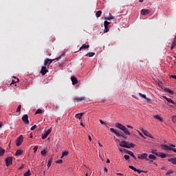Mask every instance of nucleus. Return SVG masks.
Listing matches in <instances>:
<instances>
[{"label":"nucleus","instance_id":"obj_1","mask_svg":"<svg viewBox=\"0 0 176 176\" xmlns=\"http://www.w3.org/2000/svg\"><path fill=\"white\" fill-rule=\"evenodd\" d=\"M119 145L122 148H127L128 149H131V148H134V146H135V144L134 143H130V142L127 141H122L120 142Z\"/></svg>","mask_w":176,"mask_h":176},{"label":"nucleus","instance_id":"obj_2","mask_svg":"<svg viewBox=\"0 0 176 176\" xmlns=\"http://www.w3.org/2000/svg\"><path fill=\"white\" fill-rule=\"evenodd\" d=\"M161 148L162 149H163V151H172L173 152H175V153H176V148H175V145L174 144H161Z\"/></svg>","mask_w":176,"mask_h":176},{"label":"nucleus","instance_id":"obj_3","mask_svg":"<svg viewBox=\"0 0 176 176\" xmlns=\"http://www.w3.org/2000/svg\"><path fill=\"white\" fill-rule=\"evenodd\" d=\"M110 131H111V133H114V134H116L117 137H122V138H126V136H124V134L123 133V132L119 130H117L113 128H111Z\"/></svg>","mask_w":176,"mask_h":176},{"label":"nucleus","instance_id":"obj_4","mask_svg":"<svg viewBox=\"0 0 176 176\" xmlns=\"http://www.w3.org/2000/svg\"><path fill=\"white\" fill-rule=\"evenodd\" d=\"M138 159H140V160H146V162H149L150 160L148 158V153H142V154H138Z\"/></svg>","mask_w":176,"mask_h":176},{"label":"nucleus","instance_id":"obj_5","mask_svg":"<svg viewBox=\"0 0 176 176\" xmlns=\"http://www.w3.org/2000/svg\"><path fill=\"white\" fill-rule=\"evenodd\" d=\"M23 140H24V138L23 137V135H21L16 140V146H20V145L23 144Z\"/></svg>","mask_w":176,"mask_h":176},{"label":"nucleus","instance_id":"obj_6","mask_svg":"<svg viewBox=\"0 0 176 176\" xmlns=\"http://www.w3.org/2000/svg\"><path fill=\"white\" fill-rule=\"evenodd\" d=\"M50 133H52V129H50L47 131H45V133L42 134V140H46V138H47V135H49Z\"/></svg>","mask_w":176,"mask_h":176},{"label":"nucleus","instance_id":"obj_7","mask_svg":"<svg viewBox=\"0 0 176 176\" xmlns=\"http://www.w3.org/2000/svg\"><path fill=\"white\" fill-rule=\"evenodd\" d=\"M13 162V157H8L6 159V163L7 167H9V166H12Z\"/></svg>","mask_w":176,"mask_h":176},{"label":"nucleus","instance_id":"obj_8","mask_svg":"<svg viewBox=\"0 0 176 176\" xmlns=\"http://www.w3.org/2000/svg\"><path fill=\"white\" fill-rule=\"evenodd\" d=\"M140 130L142 133H143L144 135H146V137H149V138H153L152 134H151V133H149L148 131L144 130V128H142Z\"/></svg>","mask_w":176,"mask_h":176},{"label":"nucleus","instance_id":"obj_9","mask_svg":"<svg viewBox=\"0 0 176 176\" xmlns=\"http://www.w3.org/2000/svg\"><path fill=\"white\" fill-rule=\"evenodd\" d=\"M22 120L25 124H30V120H28V115L25 114L22 117Z\"/></svg>","mask_w":176,"mask_h":176},{"label":"nucleus","instance_id":"obj_10","mask_svg":"<svg viewBox=\"0 0 176 176\" xmlns=\"http://www.w3.org/2000/svg\"><path fill=\"white\" fill-rule=\"evenodd\" d=\"M47 72H49V70H47V69L46 68V66H43L41 67V74L43 76V75H46Z\"/></svg>","mask_w":176,"mask_h":176},{"label":"nucleus","instance_id":"obj_11","mask_svg":"<svg viewBox=\"0 0 176 176\" xmlns=\"http://www.w3.org/2000/svg\"><path fill=\"white\" fill-rule=\"evenodd\" d=\"M124 151L125 153H127L128 155H130V156L133 157V159H135V160H137V157H135V155H134L133 151H127L126 149H124Z\"/></svg>","mask_w":176,"mask_h":176},{"label":"nucleus","instance_id":"obj_12","mask_svg":"<svg viewBox=\"0 0 176 176\" xmlns=\"http://www.w3.org/2000/svg\"><path fill=\"white\" fill-rule=\"evenodd\" d=\"M82 101H85V97L84 96L76 98L74 99V102H82Z\"/></svg>","mask_w":176,"mask_h":176},{"label":"nucleus","instance_id":"obj_13","mask_svg":"<svg viewBox=\"0 0 176 176\" xmlns=\"http://www.w3.org/2000/svg\"><path fill=\"white\" fill-rule=\"evenodd\" d=\"M149 13H151V10H149L143 9L141 10V14H142L143 16H146L149 14Z\"/></svg>","mask_w":176,"mask_h":176},{"label":"nucleus","instance_id":"obj_14","mask_svg":"<svg viewBox=\"0 0 176 176\" xmlns=\"http://www.w3.org/2000/svg\"><path fill=\"white\" fill-rule=\"evenodd\" d=\"M24 153V150L18 149L15 153V156H20Z\"/></svg>","mask_w":176,"mask_h":176},{"label":"nucleus","instance_id":"obj_15","mask_svg":"<svg viewBox=\"0 0 176 176\" xmlns=\"http://www.w3.org/2000/svg\"><path fill=\"white\" fill-rule=\"evenodd\" d=\"M71 80L72 82V85H77L78 83V78H76V77L75 76H72L71 77Z\"/></svg>","mask_w":176,"mask_h":176},{"label":"nucleus","instance_id":"obj_16","mask_svg":"<svg viewBox=\"0 0 176 176\" xmlns=\"http://www.w3.org/2000/svg\"><path fill=\"white\" fill-rule=\"evenodd\" d=\"M122 131H123L124 134H126V135H131L130 131H129V129L126 126H124V129H122Z\"/></svg>","mask_w":176,"mask_h":176},{"label":"nucleus","instance_id":"obj_17","mask_svg":"<svg viewBox=\"0 0 176 176\" xmlns=\"http://www.w3.org/2000/svg\"><path fill=\"white\" fill-rule=\"evenodd\" d=\"M154 119H156L157 120H159V122H163V118L160 117L159 114H156L153 116Z\"/></svg>","mask_w":176,"mask_h":176},{"label":"nucleus","instance_id":"obj_18","mask_svg":"<svg viewBox=\"0 0 176 176\" xmlns=\"http://www.w3.org/2000/svg\"><path fill=\"white\" fill-rule=\"evenodd\" d=\"M158 156L160 157H162V159H165V157H167V156H168V154H166L164 153H159Z\"/></svg>","mask_w":176,"mask_h":176},{"label":"nucleus","instance_id":"obj_19","mask_svg":"<svg viewBox=\"0 0 176 176\" xmlns=\"http://www.w3.org/2000/svg\"><path fill=\"white\" fill-rule=\"evenodd\" d=\"M116 127H117V129H120V130H122L124 127V126L119 122L116 124Z\"/></svg>","mask_w":176,"mask_h":176},{"label":"nucleus","instance_id":"obj_20","mask_svg":"<svg viewBox=\"0 0 176 176\" xmlns=\"http://www.w3.org/2000/svg\"><path fill=\"white\" fill-rule=\"evenodd\" d=\"M148 159L150 160V162H153V160H156L157 157L155 155L150 154L148 155Z\"/></svg>","mask_w":176,"mask_h":176},{"label":"nucleus","instance_id":"obj_21","mask_svg":"<svg viewBox=\"0 0 176 176\" xmlns=\"http://www.w3.org/2000/svg\"><path fill=\"white\" fill-rule=\"evenodd\" d=\"M165 93H168L169 94H174V91L168 89V88H164Z\"/></svg>","mask_w":176,"mask_h":176},{"label":"nucleus","instance_id":"obj_22","mask_svg":"<svg viewBox=\"0 0 176 176\" xmlns=\"http://www.w3.org/2000/svg\"><path fill=\"white\" fill-rule=\"evenodd\" d=\"M168 162H170V163H172V164L176 165V157L169 158L168 160Z\"/></svg>","mask_w":176,"mask_h":176},{"label":"nucleus","instance_id":"obj_23","mask_svg":"<svg viewBox=\"0 0 176 176\" xmlns=\"http://www.w3.org/2000/svg\"><path fill=\"white\" fill-rule=\"evenodd\" d=\"M83 115H85V113H77V114H76L75 118L80 120V119H82V116H83Z\"/></svg>","mask_w":176,"mask_h":176},{"label":"nucleus","instance_id":"obj_24","mask_svg":"<svg viewBox=\"0 0 176 176\" xmlns=\"http://www.w3.org/2000/svg\"><path fill=\"white\" fill-rule=\"evenodd\" d=\"M86 49H89V45L84 44L82 45V47H80V50H86Z\"/></svg>","mask_w":176,"mask_h":176},{"label":"nucleus","instance_id":"obj_25","mask_svg":"<svg viewBox=\"0 0 176 176\" xmlns=\"http://www.w3.org/2000/svg\"><path fill=\"white\" fill-rule=\"evenodd\" d=\"M101 14H102V11H101V10H98L96 13V17H101Z\"/></svg>","mask_w":176,"mask_h":176},{"label":"nucleus","instance_id":"obj_26","mask_svg":"<svg viewBox=\"0 0 176 176\" xmlns=\"http://www.w3.org/2000/svg\"><path fill=\"white\" fill-rule=\"evenodd\" d=\"M5 154V149L0 146V156H3Z\"/></svg>","mask_w":176,"mask_h":176},{"label":"nucleus","instance_id":"obj_27","mask_svg":"<svg viewBox=\"0 0 176 176\" xmlns=\"http://www.w3.org/2000/svg\"><path fill=\"white\" fill-rule=\"evenodd\" d=\"M63 57H65V52H63L60 56H59L58 58H56V60H60V58H63Z\"/></svg>","mask_w":176,"mask_h":176},{"label":"nucleus","instance_id":"obj_28","mask_svg":"<svg viewBox=\"0 0 176 176\" xmlns=\"http://www.w3.org/2000/svg\"><path fill=\"white\" fill-rule=\"evenodd\" d=\"M105 20H116L115 19V16L110 15L109 16H107L106 18H104Z\"/></svg>","mask_w":176,"mask_h":176},{"label":"nucleus","instance_id":"obj_29","mask_svg":"<svg viewBox=\"0 0 176 176\" xmlns=\"http://www.w3.org/2000/svg\"><path fill=\"white\" fill-rule=\"evenodd\" d=\"M109 24H111L110 22H108V21H104V25L105 30H107V28L108 25H109Z\"/></svg>","mask_w":176,"mask_h":176},{"label":"nucleus","instance_id":"obj_30","mask_svg":"<svg viewBox=\"0 0 176 176\" xmlns=\"http://www.w3.org/2000/svg\"><path fill=\"white\" fill-rule=\"evenodd\" d=\"M139 96L142 98H144L145 100H148L149 99L146 98V95L145 94H142L141 93H139Z\"/></svg>","mask_w":176,"mask_h":176},{"label":"nucleus","instance_id":"obj_31","mask_svg":"<svg viewBox=\"0 0 176 176\" xmlns=\"http://www.w3.org/2000/svg\"><path fill=\"white\" fill-rule=\"evenodd\" d=\"M159 153H157V150H152L151 151V153H153V155H156V156H159Z\"/></svg>","mask_w":176,"mask_h":176},{"label":"nucleus","instance_id":"obj_32","mask_svg":"<svg viewBox=\"0 0 176 176\" xmlns=\"http://www.w3.org/2000/svg\"><path fill=\"white\" fill-rule=\"evenodd\" d=\"M166 101L170 104H173V105H176V103L173 100H172L171 98H168Z\"/></svg>","mask_w":176,"mask_h":176},{"label":"nucleus","instance_id":"obj_33","mask_svg":"<svg viewBox=\"0 0 176 176\" xmlns=\"http://www.w3.org/2000/svg\"><path fill=\"white\" fill-rule=\"evenodd\" d=\"M43 112V111L41 109H38L36 113H35V115H38V113H42Z\"/></svg>","mask_w":176,"mask_h":176},{"label":"nucleus","instance_id":"obj_34","mask_svg":"<svg viewBox=\"0 0 176 176\" xmlns=\"http://www.w3.org/2000/svg\"><path fill=\"white\" fill-rule=\"evenodd\" d=\"M52 158H50V159L48 160V164H47V167H48V168L50 167V166H52Z\"/></svg>","mask_w":176,"mask_h":176},{"label":"nucleus","instance_id":"obj_35","mask_svg":"<svg viewBox=\"0 0 176 176\" xmlns=\"http://www.w3.org/2000/svg\"><path fill=\"white\" fill-rule=\"evenodd\" d=\"M41 154L42 156H46V149H43L41 152Z\"/></svg>","mask_w":176,"mask_h":176},{"label":"nucleus","instance_id":"obj_36","mask_svg":"<svg viewBox=\"0 0 176 176\" xmlns=\"http://www.w3.org/2000/svg\"><path fill=\"white\" fill-rule=\"evenodd\" d=\"M31 175V172L28 170L26 173H24V176H30Z\"/></svg>","mask_w":176,"mask_h":176},{"label":"nucleus","instance_id":"obj_37","mask_svg":"<svg viewBox=\"0 0 176 176\" xmlns=\"http://www.w3.org/2000/svg\"><path fill=\"white\" fill-rule=\"evenodd\" d=\"M68 153H69L68 151L62 152L63 156H67Z\"/></svg>","mask_w":176,"mask_h":176},{"label":"nucleus","instance_id":"obj_38","mask_svg":"<svg viewBox=\"0 0 176 176\" xmlns=\"http://www.w3.org/2000/svg\"><path fill=\"white\" fill-rule=\"evenodd\" d=\"M21 111V104H19L16 109V112H20Z\"/></svg>","mask_w":176,"mask_h":176},{"label":"nucleus","instance_id":"obj_39","mask_svg":"<svg viewBox=\"0 0 176 176\" xmlns=\"http://www.w3.org/2000/svg\"><path fill=\"white\" fill-rule=\"evenodd\" d=\"M47 64H49V58L45 59L44 61V65L46 66Z\"/></svg>","mask_w":176,"mask_h":176},{"label":"nucleus","instance_id":"obj_40","mask_svg":"<svg viewBox=\"0 0 176 176\" xmlns=\"http://www.w3.org/2000/svg\"><path fill=\"white\" fill-rule=\"evenodd\" d=\"M36 129V124H34V126H32L31 128H30V130L32 131H34V130H35Z\"/></svg>","mask_w":176,"mask_h":176},{"label":"nucleus","instance_id":"obj_41","mask_svg":"<svg viewBox=\"0 0 176 176\" xmlns=\"http://www.w3.org/2000/svg\"><path fill=\"white\" fill-rule=\"evenodd\" d=\"M55 60H57L56 58H54V59H49V65H50L52 64V63H53V61H54Z\"/></svg>","mask_w":176,"mask_h":176},{"label":"nucleus","instance_id":"obj_42","mask_svg":"<svg viewBox=\"0 0 176 176\" xmlns=\"http://www.w3.org/2000/svg\"><path fill=\"white\" fill-rule=\"evenodd\" d=\"M96 53L94 52H89V57H93V56H95Z\"/></svg>","mask_w":176,"mask_h":176},{"label":"nucleus","instance_id":"obj_43","mask_svg":"<svg viewBox=\"0 0 176 176\" xmlns=\"http://www.w3.org/2000/svg\"><path fill=\"white\" fill-rule=\"evenodd\" d=\"M173 173H174L173 170H168V172H166V175H170V174H173Z\"/></svg>","mask_w":176,"mask_h":176},{"label":"nucleus","instance_id":"obj_44","mask_svg":"<svg viewBox=\"0 0 176 176\" xmlns=\"http://www.w3.org/2000/svg\"><path fill=\"white\" fill-rule=\"evenodd\" d=\"M124 157L125 160H129V159H130V156L128 155H124Z\"/></svg>","mask_w":176,"mask_h":176},{"label":"nucleus","instance_id":"obj_45","mask_svg":"<svg viewBox=\"0 0 176 176\" xmlns=\"http://www.w3.org/2000/svg\"><path fill=\"white\" fill-rule=\"evenodd\" d=\"M56 163L58 164H61V163H63V160H58Z\"/></svg>","mask_w":176,"mask_h":176},{"label":"nucleus","instance_id":"obj_46","mask_svg":"<svg viewBox=\"0 0 176 176\" xmlns=\"http://www.w3.org/2000/svg\"><path fill=\"white\" fill-rule=\"evenodd\" d=\"M33 151L34 152H36V151H38V146H35L34 148H33Z\"/></svg>","mask_w":176,"mask_h":176},{"label":"nucleus","instance_id":"obj_47","mask_svg":"<svg viewBox=\"0 0 176 176\" xmlns=\"http://www.w3.org/2000/svg\"><path fill=\"white\" fill-rule=\"evenodd\" d=\"M176 41L175 38H174V39H173V43H172V45L176 46V41Z\"/></svg>","mask_w":176,"mask_h":176},{"label":"nucleus","instance_id":"obj_48","mask_svg":"<svg viewBox=\"0 0 176 176\" xmlns=\"http://www.w3.org/2000/svg\"><path fill=\"white\" fill-rule=\"evenodd\" d=\"M136 171H137L139 174H141V173H144V170H140V169H138Z\"/></svg>","mask_w":176,"mask_h":176},{"label":"nucleus","instance_id":"obj_49","mask_svg":"<svg viewBox=\"0 0 176 176\" xmlns=\"http://www.w3.org/2000/svg\"><path fill=\"white\" fill-rule=\"evenodd\" d=\"M139 133V134H140V135L141 136V137H142L143 138H145L144 136V135L142 134V133H141V132H138Z\"/></svg>","mask_w":176,"mask_h":176},{"label":"nucleus","instance_id":"obj_50","mask_svg":"<svg viewBox=\"0 0 176 176\" xmlns=\"http://www.w3.org/2000/svg\"><path fill=\"white\" fill-rule=\"evenodd\" d=\"M23 168H24V164H22V165L18 168V170H21V169H23Z\"/></svg>","mask_w":176,"mask_h":176},{"label":"nucleus","instance_id":"obj_51","mask_svg":"<svg viewBox=\"0 0 176 176\" xmlns=\"http://www.w3.org/2000/svg\"><path fill=\"white\" fill-rule=\"evenodd\" d=\"M129 168H131V170H134V168H135L131 165H129Z\"/></svg>","mask_w":176,"mask_h":176},{"label":"nucleus","instance_id":"obj_52","mask_svg":"<svg viewBox=\"0 0 176 176\" xmlns=\"http://www.w3.org/2000/svg\"><path fill=\"white\" fill-rule=\"evenodd\" d=\"M100 123H101V124H105V122L102 121V120H100Z\"/></svg>","mask_w":176,"mask_h":176},{"label":"nucleus","instance_id":"obj_53","mask_svg":"<svg viewBox=\"0 0 176 176\" xmlns=\"http://www.w3.org/2000/svg\"><path fill=\"white\" fill-rule=\"evenodd\" d=\"M126 127H128V129H133V126L131 125H126Z\"/></svg>","mask_w":176,"mask_h":176},{"label":"nucleus","instance_id":"obj_54","mask_svg":"<svg viewBox=\"0 0 176 176\" xmlns=\"http://www.w3.org/2000/svg\"><path fill=\"white\" fill-rule=\"evenodd\" d=\"M170 78H173V79H176V76L175 75H172V76H170Z\"/></svg>","mask_w":176,"mask_h":176},{"label":"nucleus","instance_id":"obj_55","mask_svg":"<svg viewBox=\"0 0 176 176\" xmlns=\"http://www.w3.org/2000/svg\"><path fill=\"white\" fill-rule=\"evenodd\" d=\"M133 98H135V100H138V98H137V96H135V95H132Z\"/></svg>","mask_w":176,"mask_h":176},{"label":"nucleus","instance_id":"obj_56","mask_svg":"<svg viewBox=\"0 0 176 176\" xmlns=\"http://www.w3.org/2000/svg\"><path fill=\"white\" fill-rule=\"evenodd\" d=\"M104 171L105 173H108V168H104Z\"/></svg>","mask_w":176,"mask_h":176},{"label":"nucleus","instance_id":"obj_57","mask_svg":"<svg viewBox=\"0 0 176 176\" xmlns=\"http://www.w3.org/2000/svg\"><path fill=\"white\" fill-rule=\"evenodd\" d=\"M109 31V28H108V27L107 28V29H105V32H108Z\"/></svg>","mask_w":176,"mask_h":176},{"label":"nucleus","instance_id":"obj_58","mask_svg":"<svg viewBox=\"0 0 176 176\" xmlns=\"http://www.w3.org/2000/svg\"><path fill=\"white\" fill-rule=\"evenodd\" d=\"M106 163H111V160H109V159H107Z\"/></svg>","mask_w":176,"mask_h":176},{"label":"nucleus","instance_id":"obj_59","mask_svg":"<svg viewBox=\"0 0 176 176\" xmlns=\"http://www.w3.org/2000/svg\"><path fill=\"white\" fill-rule=\"evenodd\" d=\"M163 98H164V100H166L167 101V100L168 99V98L166 97V96H162Z\"/></svg>","mask_w":176,"mask_h":176},{"label":"nucleus","instance_id":"obj_60","mask_svg":"<svg viewBox=\"0 0 176 176\" xmlns=\"http://www.w3.org/2000/svg\"><path fill=\"white\" fill-rule=\"evenodd\" d=\"M170 49L173 50V49H174V45H171Z\"/></svg>","mask_w":176,"mask_h":176},{"label":"nucleus","instance_id":"obj_61","mask_svg":"<svg viewBox=\"0 0 176 176\" xmlns=\"http://www.w3.org/2000/svg\"><path fill=\"white\" fill-rule=\"evenodd\" d=\"M89 141H91V137L89 136Z\"/></svg>","mask_w":176,"mask_h":176},{"label":"nucleus","instance_id":"obj_62","mask_svg":"<svg viewBox=\"0 0 176 176\" xmlns=\"http://www.w3.org/2000/svg\"><path fill=\"white\" fill-rule=\"evenodd\" d=\"M2 127V122H0V129Z\"/></svg>","mask_w":176,"mask_h":176},{"label":"nucleus","instance_id":"obj_63","mask_svg":"<svg viewBox=\"0 0 176 176\" xmlns=\"http://www.w3.org/2000/svg\"><path fill=\"white\" fill-rule=\"evenodd\" d=\"M137 168H134V169H133V171H137Z\"/></svg>","mask_w":176,"mask_h":176},{"label":"nucleus","instance_id":"obj_64","mask_svg":"<svg viewBox=\"0 0 176 176\" xmlns=\"http://www.w3.org/2000/svg\"><path fill=\"white\" fill-rule=\"evenodd\" d=\"M30 138H32V133H30Z\"/></svg>","mask_w":176,"mask_h":176}]
</instances>
